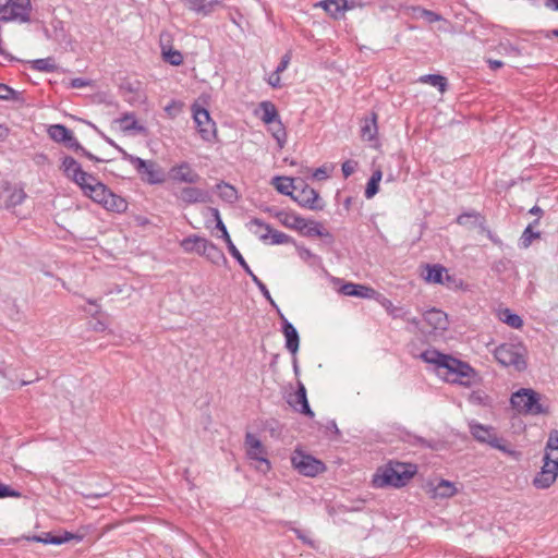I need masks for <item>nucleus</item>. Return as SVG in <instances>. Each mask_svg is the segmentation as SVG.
Segmentation results:
<instances>
[{
	"label": "nucleus",
	"mask_w": 558,
	"mask_h": 558,
	"mask_svg": "<svg viewBox=\"0 0 558 558\" xmlns=\"http://www.w3.org/2000/svg\"><path fill=\"white\" fill-rule=\"evenodd\" d=\"M416 465L399 461H389L379 468L374 474L372 484L376 488L395 487L400 488L415 475Z\"/></svg>",
	"instance_id": "nucleus-1"
},
{
	"label": "nucleus",
	"mask_w": 558,
	"mask_h": 558,
	"mask_svg": "<svg viewBox=\"0 0 558 558\" xmlns=\"http://www.w3.org/2000/svg\"><path fill=\"white\" fill-rule=\"evenodd\" d=\"M512 409L524 415L548 414L549 407L541 402V395L531 388H521L510 398Z\"/></svg>",
	"instance_id": "nucleus-2"
},
{
	"label": "nucleus",
	"mask_w": 558,
	"mask_h": 558,
	"mask_svg": "<svg viewBox=\"0 0 558 558\" xmlns=\"http://www.w3.org/2000/svg\"><path fill=\"white\" fill-rule=\"evenodd\" d=\"M122 159L129 161L137 171L141 179L150 185H158L166 182L167 174L165 170L155 160H145L137 156L120 149Z\"/></svg>",
	"instance_id": "nucleus-3"
},
{
	"label": "nucleus",
	"mask_w": 558,
	"mask_h": 558,
	"mask_svg": "<svg viewBox=\"0 0 558 558\" xmlns=\"http://www.w3.org/2000/svg\"><path fill=\"white\" fill-rule=\"evenodd\" d=\"M437 369L438 372L441 369L445 371V380L450 383H460L462 385H470V378L475 376L473 367L448 354H445Z\"/></svg>",
	"instance_id": "nucleus-4"
},
{
	"label": "nucleus",
	"mask_w": 558,
	"mask_h": 558,
	"mask_svg": "<svg viewBox=\"0 0 558 558\" xmlns=\"http://www.w3.org/2000/svg\"><path fill=\"white\" fill-rule=\"evenodd\" d=\"M496 361L505 367H513L518 372L525 371V348L521 344L501 343L494 351Z\"/></svg>",
	"instance_id": "nucleus-5"
},
{
	"label": "nucleus",
	"mask_w": 558,
	"mask_h": 558,
	"mask_svg": "<svg viewBox=\"0 0 558 558\" xmlns=\"http://www.w3.org/2000/svg\"><path fill=\"white\" fill-rule=\"evenodd\" d=\"M49 137L56 143L63 144L66 148L74 150L81 156L86 157L87 159L94 162H104V159L98 158L90 151H88L85 147H83L76 137L73 135V132L68 129L63 124H52L48 128Z\"/></svg>",
	"instance_id": "nucleus-6"
},
{
	"label": "nucleus",
	"mask_w": 558,
	"mask_h": 558,
	"mask_svg": "<svg viewBox=\"0 0 558 558\" xmlns=\"http://www.w3.org/2000/svg\"><path fill=\"white\" fill-rule=\"evenodd\" d=\"M470 433L480 442L488 444L492 448L509 454L514 453V451L509 448L508 441L502 437H498L495 433V428L492 426L472 422L470 423Z\"/></svg>",
	"instance_id": "nucleus-7"
},
{
	"label": "nucleus",
	"mask_w": 558,
	"mask_h": 558,
	"mask_svg": "<svg viewBox=\"0 0 558 558\" xmlns=\"http://www.w3.org/2000/svg\"><path fill=\"white\" fill-rule=\"evenodd\" d=\"M191 109L196 130L202 140L208 143L215 142L217 140V128L209 111L197 102L193 104Z\"/></svg>",
	"instance_id": "nucleus-8"
},
{
	"label": "nucleus",
	"mask_w": 558,
	"mask_h": 558,
	"mask_svg": "<svg viewBox=\"0 0 558 558\" xmlns=\"http://www.w3.org/2000/svg\"><path fill=\"white\" fill-rule=\"evenodd\" d=\"M32 4L31 0H5L0 4V20L19 21L28 23L31 21Z\"/></svg>",
	"instance_id": "nucleus-9"
},
{
	"label": "nucleus",
	"mask_w": 558,
	"mask_h": 558,
	"mask_svg": "<svg viewBox=\"0 0 558 558\" xmlns=\"http://www.w3.org/2000/svg\"><path fill=\"white\" fill-rule=\"evenodd\" d=\"M291 464L300 474L310 477H314L326 470L323 461L298 449L291 456Z\"/></svg>",
	"instance_id": "nucleus-10"
},
{
	"label": "nucleus",
	"mask_w": 558,
	"mask_h": 558,
	"mask_svg": "<svg viewBox=\"0 0 558 558\" xmlns=\"http://www.w3.org/2000/svg\"><path fill=\"white\" fill-rule=\"evenodd\" d=\"M292 199L298 203L299 206L308 208L311 210H322L324 203L322 202L318 192L306 184L303 180L298 182L294 187V195Z\"/></svg>",
	"instance_id": "nucleus-11"
},
{
	"label": "nucleus",
	"mask_w": 558,
	"mask_h": 558,
	"mask_svg": "<svg viewBox=\"0 0 558 558\" xmlns=\"http://www.w3.org/2000/svg\"><path fill=\"white\" fill-rule=\"evenodd\" d=\"M166 174L170 181L178 184H196L201 180V175L187 161H181L172 166Z\"/></svg>",
	"instance_id": "nucleus-12"
},
{
	"label": "nucleus",
	"mask_w": 558,
	"mask_h": 558,
	"mask_svg": "<svg viewBox=\"0 0 558 558\" xmlns=\"http://www.w3.org/2000/svg\"><path fill=\"white\" fill-rule=\"evenodd\" d=\"M250 225L265 230L264 233H260L258 230L254 231V233L258 235L259 240L263 242H266L268 239H270L271 244L294 243V240L290 235L272 229L270 225L264 222L259 218H252Z\"/></svg>",
	"instance_id": "nucleus-13"
},
{
	"label": "nucleus",
	"mask_w": 558,
	"mask_h": 558,
	"mask_svg": "<svg viewBox=\"0 0 558 558\" xmlns=\"http://www.w3.org/2000/svg\"><path fill=\"white\" fill-rule=\"evenodd\" d=\"M469 218H474L478 222V229L481 233H484L495 245L502 246L504 243L499 236H497L487 226L486 219L483 215L477 211L462 213L457 217V223L464 226Z\"/></svg>",
	"instance_id": "nucleus-14"
},
{
	"label": "nucleus",
	"mask_w": 558,
	"mask_h": 558,
	"mask_svg": "<svg viewBox=\"0 0 558 558\" xmlns=\"http://www.w3.org/2000/svg\"><path fill=\"white\" fill-rule=\"evenodd\" d=\"M246 454L251 460H256L266 465V470L271 469L270 461L264 457L266 453L265 447L262 441L252 433L245 435Z\"/></svg>",
	"instance_id": "nucleus-15"
},
{
	"label": "nucleus",
	"mask_w": 558,
	"mask_h": 558,
	"mask_svg": "<svg viewBox=\"0 0 558 558\" xmlns=\"http://www.w3.org/2000/svg\"><path fill=\"white\" fill-rule=\"evenodd\" d=\"M26 196L27 195L22 186L7 183L3 186L0 201L5 209H12L21 205L25 201Z\"/></svg>",
	"instance_id": "nucleus-16"
},
{
	"label": "nucleus",
	"mask_w": 558,
	"mask_h": 558,
	"mask_svg": "<svg viewBox=\"0 0 558 558\" xmlns=\"http://www.w3.org/2000/svg\"><path fill=\"white\" fill-rule=\"evenodd\" d=\"M278 314L281 320V331L286 338V348L292 355H295L300 347L299 332L280 311Z\"/></svg>",
	"instance_id": "nucleus-17"
},
{
	"label": "nucleus",
	"mask_w": 558,
	"mask_h": 558,
	"mask_svg": "<svg viewBox=\"0 0 558 558\" xmlns=\"http://www.w3.org/2000/svg\"><path fill=\"white\" fill-rule=\"evenodd\" d=\"M175 196L185 205L207 203L210 199L208 191L196 186H184L180 189Z\"/></svg>",
	"instance_id": "nucleus-18"
},
{
	"label": "nucleus",
	"mask_w": 558,
	"mask_h": 558,
	"mask_svg": "<svg viewBox=\"0 0 558 558\" xmlns=\"http://www.w3.org/2000/svg\"><path fill=\"white\" fill-rule=\"evenodd\" d=\"M288 403L295 411L300 412L301 414L306 415L310 418H313L315 415L314 412L312 411L308 400H307L306 388L301 381H298L296 391L294 392L293 396L290 397V399L288 400Z\"/></svg>",
	"instance_id": "nucleus-19"
},
{
	"label": "nucleus",
	"mask_w": 558,
	"mask_h": 558,
	"mask_svg": "<svg viewBox=\"0 0 558 558\" xmlns=\"http://www.w3.org/2000/svg\"><path fill=\"white\" fill-rule=\"evenodd\" d=\"M339 292L347 296H356L361 299H374L378 294V292L372 287L353 282L343 283L340 287Z\"/></svg>",
	"instance_id": "nucleus-20"
},
{
	"label": "nucleus",
	"mask_w": 558,
	"mask_h": 558,
	"mask_svg": "<svg viewBox=\"0 0 558 558\" xmlns=\"http://www.w3.org/2000/svg\"><path fill=\"white\" fill-rule=\"evenodd\" d=\"M61 169L64 175L74 183L78 182V180H83L84 177H88L87 172L82 169L81 163L71 156H64L62 158Z\"/></svg>",
	"instance_id": "nucleus-21"
},
{
	"label": "nucleus",
	"mask_w": 558,
	"mask_h": 558,
	"mask_svg": "<svg viewBox=\"0 0 558 558\" xmlns=\"http://www.w3.org/2000/svg\"><path fill=\"white\" fill-rule=\"evenodd\" d=\"M207 243V238L197 234H191L180 241V247L187 254L195 253L198 256H202L205 254Z\"/></svg>",
	"instance_id": "nucleus-22"
},
{
	"label": "nucleus",
	"mask_w": 558,
	"mask_h": 558,
	"mask_svg": "<svg viewBox=\"0 0 558 558\" xmlns=\"http://www.w3.org/2000/svg\"><path fill=\"white\" fill-rule=\"evenodd\" d=\"M275 217L287 228L303 232L307 228V220L295 213L284 210L276 211Z\"/></svg>",
	"instance_id": "nucleus-23"
},
{
	"label": "nucleus",
	"mask_w": 558,
	"mask_h": 558,
	"mask_svg": "<svg viewBox=\"0 0 558 558\" xmlns=\"http://www.w3.org/2000/svg\"><path fill=\"white\" fill-rule=\"evenodd\" d=\"M558 477V461L551 465V470L541 469L533 478V486L537 489L549 488Z\"/></svg>",
	"instance_id": "nucleus-24"
},
{
	"label": "nucleus",
	"mask_w": 558,
	"mask_h": 558,
	"mask_svg": "<svg viewBox=\"0 0 558 558\" xmlns=\"http://www.w3.org/2000/svg\"><path fill=\"white\" fill-rule=\"evenodd\" d=\"M184 2L186 8L197 14H202L204 16L210 15L217 7L222 5L221 0H181Z\"/></svg>",
	"instance_id": "nucleus-25"
},
{
	"label": "nucleus",
	"mask_w": 558,
	"mask_h": 558,
	"mask_svg": "<svg viewBox=\"0 0 558 558\" xmlns=\"http://www.w3.org/2000/svg\"><path fill=\"white\" fill-rule=\"evenodd\" d=\"M424 320L434 329V330H446L448 328V318L447 314L437 308H430L425 312Z\"/></svg>",
	"instance_id": "nucleus-26"
},
{
	"label": "nucleus",
	"mask_w": 558,
	"mask_h": 558,
	"mask_svg": "<svg viewBox=\"0 0 558 558\" xmlns=\"http://www.w3.org/2000/svg\"><path fill=\"white\" fill-rule=\"evenodd\" d=\"M428 494L433 499L450 498L457 494V488L452 482L440 480L435 486L428 489Z\"/></svg>",
	"instance_id": "nucleus-27"
},
{
	"label": "nucleus",
	"mask_w": 558,
	"mask_h": 558,
	"mask_svg": "<svg viewBox=\"0 0 558 558\" xmlns=\"http://www.w3.org/2000/svg\"><path fill=\"white\" fill-rule=\"evenodd\" d=\"M165 38H167L168 44L170 43L168 34L160 35V47L163 60L171 65H181L183 63V54L179 50L172 49L171 46L167 47L163 44Z\"/></svg>",
	"instance_id": "nucleus-28"
},
{
	"label": "nucleus",
	"mask_w": 558,
	"mask_h": 558,
	"mask_svg": "<svg viewBox=\"0 0 558 558\" xmlns=\"http://www.w3.org/2000/svg\"><path fill=\"white\" fill-rule=\"evenodd\" d=\"M111 190L104 184L102 182L94 183V186H87V191L83 194L90 198L93 202L105 205V201H107L108 194Z\"/></svg>",
	"instance_id": "nucleus-29"
},
{
	"label": "nucleus",
	"mask_w": 558,
	"mask_h": 558,
	"mask_svg": "<svg viewBox=\"0 0 558 558\" xmlns=\"http://www.w3.org/2000/svg\"><path fill=\"white\" fill-rule=\"evenodd\" d=\"M446 272L447 269L440 264H427L425 265V272L423 274V278L429 283L444 284V276Z\"/></svg>",
	"instance_id": "nucleus-30"
},
{
	"label": "nucleus",
	"mask_w": 558,
	"mask_h": 558,
	"mask_svg": "<svg viewBox=\"0 0 558 558\" xmlns=\"http://www.w3.org/2000/svg\"><path fill=\"white\" fill-rule=\"evenodd\" d=\"M378 133L377 114L372 112L369 118H365L361 125V137L364 141L371 142L376 140Z\"/></svg>",
	"instance_id": "nucleus-31"
},
{
	"label": "nucleus",
	"mask_w": 558,
	"mask_h": 558,
	"mask_svg": "<svg viewBox=\"0 0 558 558\" xmlns=\"http://www.w3.org/2000/svg\"><path fill=\"white\" fill-rule=\"evenodd\" d=\"M128 206L129 204L125 201V198L110 191L107 201H105V205L102 207L107 210L122 214L126 211Z\"/></svg>",
	"instance_id": "nucleus-32"
},
{
	"label": "nucleus",
	"mask_w": 558,
	"mask_h": 558,
	"mask_svg": "<svg viewBox=\"0 0 558 558\" xmlns=\"http://www.w3.org/2000/svg\"><path fill=\"white\" fill-rule=\"evenodd\" d=\"M206 245L207 246L205 250V254H203L202 257H205L208 262L215 265H219L220 263H227L226 255L214 242L208 240V243Z\"/></svg>",
	"instance_id": "nucleus-33"
},
{
	"label": "nucleus",
	"mask_w": 558,
	"mask_h": 558,
	"mask_svg": "<svg viewBox=\"0 0 558 558\" xmlns=\"http://www.w3.org/2000/svg\"><path fill=\"white\" fill-rule=\"evenodd\" d=\"M272 183L280 194L290 196L291 198L292 195H294V187L298 185V183H294L293 179L287 177H276Z\"/></svg>",
	"instance_id": "nucleus-34"
},
{
	"label": "nucleus",
	"mask_w": 558,
	"mask_h": 558,
	"mask_svg": "<svg viewBox=\"0 0 558 558\" xmlns=\"http://www.w3.org/2000/svg\"><path fill=\"white\" fill-rule=\"evenodd\" d=\"M269 125V131L271 135L277 141L279 148H283L287 142V131L284 125L282 124L280 117L277 120H274L271 123H267Z\"/></svg>",
	"instance_id": "nucleus-35"
},
{
	"label": "nucleus",
	"mask_w": 558,
	"mask_h": 558,
	"mask_svg": "<svg viewBox=\"0 0 558 558\" xmlns=\"http://www.w3.org/2000/svg\"><path fill=\"white\" fill-rule=\"evenodd\" d=\"M418 81L437 87L440 93H445L448 87L447 77L440 74H425Z\"/></svg>",
	"instance_id": "nucleus-36"
},
{
	"label": "nucleus",
	"mask_w": 558,
	"mask_h": 558,
	"mask_svg": "<svg viewBox=\"0 0 558 558\" xmlns=\"http://www.w3.org/2000/svg\"><path fill=\"white\" fill-rule=\"evenodd\" d=\"M539 223V219H535L532 223H530L523 231L520 238V245L524 248H527L533 240L541 238L539 231H534L533 227Z\"/></svg>",
	"instance_id": "nucleus-37"
},
{
	"label": "nucleus",
	"mask_w": 558,
	"mask_h": 558,
	"mask_svg": "<svg viewBox=\"0 0 558 558\" xmlns=\"http://www.w3.org/2000/svg\"><path fill=\"white\" fill-rule=\"evenodd\" d=\"M499 319L506 325L514 329H520L523 326V319L518 314L509 308H505L499 313Z\"/></svg>",
	"instance_id": "nucleus-38"
},
{
	"label": "nucleus",
	"mask_w": 558,
	"mask_h": 558,
	"mask_svg": "<svg viewBox=\"0 0 558 558\" xmlns=\"http://www.w3.org/2000/svg\"><path fill=\"white\" fill-rule=\"evenodd\" d=\"M259 108L263 111V114L260 117V120L267 124L274 122V120H277L279 118L278 110L276 106L271 101H262L259 104Z\"/></svg>",
	"instance_id": "nucleus-39"
},
{
	"label": "nucleus",
	"mask_w": 558,
	"mask_h": 558,
	"mask_svg": "<svg viewBox=\"0 0 558 558\" xmlns=\"http://www.w3.org/2000/svg\"><path fill=\"white\" fill-rule=\"evenodd\" d=\"M76 538L77 541L82 539V536L74 535L70 532H63L61 535H57V537H50V539H41L39 536H33L32 539L43 544H52V545H61L70 539Z\"/></svg>",
	"instance_id": "nucleus-40"
},
{
	"label": "nucleus",
	"mask_w": 558,
	"mask_h": 558,
	"mask_svg": "<svg viewBox=\"0 0 558 558\" xmlns=\"http://www.w3.org/2000/svg\"><path fill=\"white\" fill-rule=\"evenodd\" d=\"M31 68L39 72L51 73L54 72L58 66L54 63L53 58L36 59L31 61Z\"/></svg>",
	"instance_id": "nucleus-41"
},
{
	"label": "nucleus",
	"mask_w": 558,
	"mask_h": 558,
	"mask_svg": "<svg viewBox=\"0 0 558 558\" xmlns=\"http://www.w3.org/2000/svg\"><path fill=\"white\" fill-rule=\"evenodd\" d=\"M0 100H12L16 102H22L24 100L22 94L11 86L0 83Z\"/></svg>",
	"instance_id": "nucleus-42"
},
{
	"label": "nucleus",
	"mask_w": 558,
	"mask_h": 558,
	"mask_svg": "<svg viewBox=\"0 0 558 558\" xmlns=\"http://www.w3.org/2000/svg\"><path fill=\"white\" fill-rule=\"evenodd\" d=\"M209 210L216 220V229L219 230L221 233L219 238H221L226 242V245L230 244V242H232V240L227 230L226 225L223 223V221L220 217L219 210L214 207H210Z\"/></svg>",
	"instance_id": "nucleus-43"
},
{
	"label": "nucleus",
	"mask_w": 558,
	"mask_h": 558,
	"mask_svg": "<svg viewBox=\"0 0 558 558\" xmlns=\"http://www.w3.org/2000/svg\"><path fill=\"white\" fill-rule=\"evenodd\" d=\"M217 190L219 191V196L229 203L238 199L236 190L229 183L221 182L217 184Z\"/></svg>",
	"instance_id": "nucleus-44"
},
{
	"label": "nucleus",
	"mask_w": 558,
	"mask_h": 558,
	"mask_svg": "<svg viewBox=\"0 0 558 558\" xmlns=\"http://www.w3.org/2000/svg\"><path fill=\"white\" fill-rule=\"evenodd\" d=\"M381 305L385 307L387 313L393 318H407V315L409 314V311L401 306H395L392 302L389 299L384 298V301L381 302Z\"/></svg>",
	"instance_id": "nucleus-45"
},
{
	"label": "nucleus",
	"mask_w": 558,
	"mask_h": 558,
	"mask_svg": "<svg viewBox=\"0 0 558 558\" xmlns=\"http://www.w3.org/2000/svg\"><path fill=\"white\" fill-rule=\"evenodd\" d=\"M444 356H445V353H441L436 349H428V350L423 351L420 354V357L424 362H426L428 364H434L436 366V368H438L439 363L441 362Z\"/></svg>",
	"instance_id": "nucleus-46"
},
{
	"label": "nucleus",
	"mask_w": 558,
	"mask_h": 558,
	"mask_svg": "<svg viewBox=\"0 0 558 558\" xmlns=\"http://www.w3.org/2000/svg\"><path fill=\"white\" fill-rule=\"evenodd\" d=\"M227 248L231 256L239 263V265L242 267V269L247 274L252 275V269L240 253V251L236 248L233 242H230V244L227 245Z\"/></svg>",
	"instance_id": "nucleus-47"
},
{
	"label": "nucleus",
	"mask_w": 558,
	"mask_h": 558,
	"mask_svg": "<svg viewBox=\"0 0 558 558\" xmlns=\"http://www.w3.org/2000/svg\"><path fill=\"white\" fill-rule=\"evenodd\" d=\"M323 225L318 221L307 220V228L301 232L304 236H319L322 234Z\"/></svg>",
	"instance_id": "nucleus-48"
},
{
	"label": "nucleus",
	"mask_w": 558,
	"mask_h": 558,
	"mask_svg": "<svg viewBox=\"0 0 558 558\" xmlns=\"http://www.w3.org/2000/svg\"><path fill=\"white\" fill-rule=\"evenodd\" d=\"M122 123H125L124 130H135V131H142L143 126L138 125L135 116L133 113H124L122 118L120 119Z\"/></svg>",
	"instance_id": "nucleus-49"
},
{
	"label": "nucleus",
	"mask_w": 558,
	"mask_h": 558,
	"mask_svg": "<svg viewBox=\"0 0 558 558\" xmlns=\"http://www.w3.org/2000/svg\"><path fill=\"white\" fill-rule=\"evenodd\" d=\"M280 525L283 527H288L289 530L293 531L296 537L302 541V543L313 546V541L310 539L300 529H296L292 526L291 521H281Z\"/></svg>",
	"instance_id": "nucleus-50"
},
{
	"label": "nucleus",
	"mask_w": 558,
	"mask_h": 558,
	"mask_svg": "<svg viewBox=\"0 0 558 558\" xmlns=\"http://www.w3.org/2000/svg\"><path fill=\"white\" fill-rule=\"evenodd\" d=\"M21 496H22L21 492H19L16 489L12 488L11 486L0 482V498H5V497L19 498Z\"/></svg>",
	"instance_id": "nucleus-51"
},
{
	"label": "nucleus",
	"mask_w": 558,
	"mask_h": 558,
	"mask_svg": "<svg viewBox=\"0 0 558 558\" xmlns=\"http://www.w3.org/2000/svg\"><path fill=\"white\" fill-rule=\"evenodd\" d=\"M510 264V260L507 259V258H500L498 260H495L493 264H492V271L497 274V275H500L502 272H505L507 269H508V266Z\"/></svg>",
	"instance_id": "nucleus-52"
},
{
	"label": "nucleus",
	"mask_w": 558,
	"mask_h": 558,
	"mask_svg": "<svg viewBox=\"0 0 558 558\" xmlns=\"http://www.w3.org/2000/svg\"><path fill=\"white\" fill-rule=\"evenodd\" d=\"M87 175L88 177H84L83 180H78V182L75 183L81 187L83 193L87 191V186H94V183L100 182L95 175H93L88 172H87Z\"/></svg>",
	"instance_id": "nucleus-53"
},
{
	"label": "nucleus",
	"mask_w": 558,
	"mask_h": 558,
	"mask_svg": "<svg viewBox=\"0 0 558 558\" xmlns=\"http://www.w3.org/2000/svg\"><path fill=\"white\" fill-rule=\"evenodd\" d=\"M356 167L357 162L355 160H345L341 166L343 177L345 179L349 178L355 171Z\"/></svg>",
	"instance_id": "nucleus-54"
},
{
	"label": "nucleus",
	"mask_w": 558,
	"mask_h": 558,
	"mask_svg": "<svg viewBox=\"0 0 558 558\" xmlns=\"http://www.w3.org/2000/svg\"><path fill=\"white\" fill-rule=\"evenodd\" d=\"M378 190L379 183H377L375 180H368L365 189V197L368 199L374 197L378 193Z\"/></svg>",
	"instance_id": "nucleus-55"
},
{
	"label": "nucleus",
	"mask_w": 558,
	"mask_h": 558,
	"mask_svg": "<svg viewBox=\"0 0 558 558\" xmlns=\"http://www.w3.org/2000/svg\"><path fill=\"white\" fill-rule=\"evenodd\" d=\"M488 396L482 391H473L470 395V401L477 404H487Z\"/></svg>",
	"instance_id": "nucleus-56"
},
{
	"label": "nucleus",
	"mask_w": 558,
	"mask_h": 558,
	"mask_svg": "<svg viewBox=\"0 0 558 558\" xmlns=\"http://www.w3.org/2000/svg\"><path fill=\"white\" fill-rule=\"evenodd\" d=\"M290 61H291V51H288L281 58L279 64L276 68V71H278L279 73H282L283 71H286Z\"/></svg>",
	"instance_id": "nucleus-57"
},
{
	"label": "nucleus",
	"mask_w": 558,
	"mask_h": 558,
	"mask_svg": "<svg viewBox=\"0 0 558 558\" xmlns=\"http://www.w3.org/2000/svg\"><path fill=\"white\" fill-rule=\"evenodd\" d=\"M280 74H281V73H279L278 71H276V70H275V71L269 75V77H268L267 82H268V84H269L271 87H274V88H279V87H281V78H280Z\"/></svg>",
	"instance_id": "nucleus-58"
},
{
	"label": "nucleus",
	"mask_w": 558,
	"mask_h": 558,
	"mask_svg": "<svg viewBox=\"0 0 558 558\" xmlns=\"http://www.w3.org/2000/svg\"><path fill=\"white\" fill-rule=\"evenodd\" d=\"M411 444L414 446H420L422 448H435L433 441L418 436H415Z\"/></svg>",
	"instance_id": "nucleus-59"
},
{
	"label": "nucleus",
	"mask_w": 558,
	"mask_h": 558,
	"mask_svg": "<svg viewBox=\"0 0 558 558\" xmlns=\"http://www.w3.org/2000/svg\"><path fill=\"white\" fill-rule=\"evenodd\" d=\"M108 495H109V492H107V490H101V492L94 490V492H89V493H82V496L86 499H100Z\"/></svg>",
	"instance_id": "nucleus-60"
},
{
	"label": "nucleus",
	"mask_w": 558,
	"mask_h": 558,
	"mask_svg": "<svg viewBox=\"0 0 558 558\" xmlns=\"http://www.w3.org/2000/svg\"><path fill=\"white\" fill-rule=\"evenodd\" d=\"M556 459L553 457L551 452H545L543 457V465L541 469L551 470V465H554Z\"/></svg>",
	"instance_id": "nucleus-61"
},
{
	"label": "nucleus",
	"mask_w": 558,
	"mask_h": 558,
	"mask_svg": "<svg viewBox=\"0 0 558 558\" xmlns=\"http://www.w3.org/2000/svg\"><path fill=\"white\" fill-rule=\"evenodd\" d=\"M248 276L251 277L252 281L256 284L258 290L262 292V294H266L267 291H269L266 284L253 271L252 275Z\"/></svg>",
	"instance_id": "nucleus-62"
},
{
	"label": "nucleus",
	"mask_w": 558,
	"mask_h": 558,
	"mask_svg": "<svg viewBox=\"0 0 558 558\" xmlns=\"http://www.w3.org/2000/svg\"><path fill=\"white\" fill-rule=\"evenodd\" d=\"M444 281L448 287H452V286L458 287L463 283V281L461 279L458 280L454 276L448 275V271L444 276Z\"/></svg>",
	"instance_id": "nucleus-63"
},
{
	"label": "nucleus",
	"mask_w": 558,
	"mask_h": 558,
	"mask_svg": "<svg viewBox=\"0 0 558 558\" xmlns=\"http://www.w3.org/2000/svg\"><path fill=\"white\" fill-rule=\"evenodd\" d=\"M89 84V82L86 78L83 77H75L71 80L70 86L72 88H83L86 87Z\"/></svg>",
	"instance_id": "nucleus-64"
}]
</instances>
